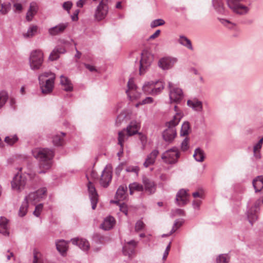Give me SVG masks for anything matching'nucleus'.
Instances as JSON below:
<instances>
[{
    "label": "nucleus",
    "instance_id": "45",
    "mask_svg": "<svg viewBox=\"0 0 263 263\" xmlns=\"http://www.w3.org/2000/svg\"><path fill=\"white\" fill-rule=\"evenodd\" d=\"M230 257L228 254H220L216 258L217 263H229Z\"/></svg>",
    "mask_w": 263,
    "mask_h": 263
},
{
    "label": "nucleus",
    "instance_id": "49",
    "mask_svg": "<svg viewBox=\"0 0 263 263\" xmlns=\"http://www.w3.org/2000/svg\"><path fill=\"white\" fill-rule=\"evenodd\" d=\"M145 224L141 220H138L135 227V230L136 232H139L143 230L145 228Z\"/></svg>",
    "mask_w": 263,
    "mask_h": 263
},
{
    "label": "nucleus",
    "instance_id": "13",
    "mask_svg": "<svg viewBox=\"0 0 263 263\" xmlns=\"http://www.w3.org/2000/svg\"><path fill=\"white\" fill-rule=\"evenodd\" d=\"M112 179V173L109 170L105 168L102 173L100 183L102 186L107 187Z\"/></svg>",
    "mask_w": 263,
    "mask_h": 263
},
{
    "label": "nucleus",
    "instance_id": "27",
    "mask_svg": "<svg viewBox=\"0 0 263 263\" xmlns=\"http://www.w3.org/2000/svg\"><path fill=\"white\" fill-rule=\"evenodd\" d=\"M115 223V218L112 216H108L104 219L101 224V227L105 230H109L113 227Z\"/></svg>",
    "mask_w": 263,
    "mask_h": 263
},
{
    "label": "nucleus",
    "instance_id": "5",
    "mask_svg": "<svg viewBox=\"0 0 263 263\" xmlns=\"http://www.w3.org/2000/svg\"><path fill=\"white\" fill-rule=\"evenodd\" d=\"M179 157L178 148L177 147H173L163 153L161 158L166 163L172 164L177 163Z\"/></svg>",
    "mask_w": 263,
    "mask_h": 263
},
{
    "label": "nucleus",
    "instance_id": "41",
    "mask_svg": "<svg viewBox=\"0 0 263 263\" xmlns=\"http://www.w3.org/2000/svg\"><path fill=\"white\" fill-rule=\"evenodd\" d=\"M153 81L147 82L143 86V91L146 94L152 95L153 91Z\"/></svg>",
    "mask_w": 263,
    "mask_h": 263
},
{
    "label": "nucleus",
    "instance_id": "35",
    "mask_svg": "<svg viewBox=\"0 0 263 263\" xmlns=\"http://www.w3.org/2000/svg\"><path fill=\"white\" fill-rule=\"evenodd\" d=\"M178 42L182 45L186 47L189 49L193 50V48L191 41L184 35H180L178 40Z\"/></svg>",
    "mask_w": 263,
    "mask_h": 263
},
{
    "label": "nucleus",
    "instance_id": "7",
    "mask_svg": "<svg viewBox=\"0 0 263 263\" xmlns=\"http://www.w3.org/2000/svg\"><path fill=\"white\" fill-rule=\"evenodd\" d=\"M26 181V177L18 173L15 175L11 181L12 188L14 190L21 191L24 189Z\"/></svg>",
    "mask_w": 263,
    "mask_h": 263
},
{
    "label": "nucleus",
    "instance_id": "57",
    "mask_svg": "<svg viewBox=\"0 0 263 263\" xmlns=\"http://www.w3.org/2000/svg\"><path fill=\"white\" fill-rule=\"evenodd\" d=\"M119 206L120 210L121 211V212H122L125 215L127 216L128 214V209L126 204H125V203H122L120 204Z\"/></svg>",
    "mask_w": 263,
    "mask_h": 263
},
{
    "label": "nucleus",
    "instance_id": "40",
    "mask_svg": "<svg viewBox=\"0 0 263 263\" xmlns=\"http://www.w3.org/2000/svg\"><path fill=\"white\" fill-rule=\"evenodd\" d=\"M126 132L128 136L136 134L138 132L137 125L135 123H130L126 127Z\"/></svg>",
    "mask_w": 263,
    "mask_h": 263
},
{
    "label": "nucleus",
    "instance_id": "44",
    "mask_svg": "<svg viewBox=\"0 0 263 263\" xmlns=\"http://www.w3.org/2000/svg\"><path fill=\"white\" fill-rule=\"evenodd\" d=\"M126 139L127 136L125 134L124 130L120 131L118 133V144L120 145V147H123V143Z\"/></svg>",
    "mask_w": 263,
    "mask_h": 263
},
{
    "label": "nucleus",
    "instance_id": "53",
    "mask_svg": "<svg viewBox=\"0 0 263 263\" xmlns=\"http://www.w3.org/2000/svg\"><path fill=\"white\" fill-rule=\"evenodd\" d=\"M125 170L127 172H133L138 175L139 168L137 166H129L126 167Z\"/></svg>",
    "mask_w": 263,
    "mask_h": 263
},
{
    "label": "nucleus",
    "instance_id": "61",
    "mask_svg": "<svg viewBox=\"0 0 263 263\" xmlns=\"http://www.w3.org/2000/svg\"><path fill=\"white\" fill-rule=\"evenodd\" d=\"M160 33V30H157L154 33H153L149 36V39L150 40H153V39L156 38L157 37H158Z\"/></svg>",
    "mask_w": 263,
    "mask_h": 263
},
{
    "label": "nucleus",
    "instance_id": "48",
    "mask_svg": "<svg viewBox=\"0 0 263 263\" xmlns=\"http://www.w3.org/2000/svg\"><path fill=\"white\" fill-rule=\"evenodd\" d=\"M135 248L129 246H124L123 247V252L125 255L130 256L134 253Z\"/></svg>",
    "mask_w": 263,
    "mask_h": 263
},
{
    "label": "nucleus",
    "instance_id": "24",
    "mask_svg": "<svg viewBox=\"0 0 263 263\" xmlns=\"http://www.w3.org/2000/svg\"><path fill=\"white\" fill-rule=\"evenodd\" d=\"M37 10L38 7L36 4L35 3H31L26 14V18L27 21L28 22L32 21L33 16L37 13Z\"/></svg>",
    "mask_w": 263,
    "mask_h": 263
},
{
    "label": "nucleus",
    "instance_id": "58",
    "mask_svg": "<svg viewBox=\"0 0 263 263\" xmlns=\"http://www.w3.org/2000/svg\"><path fill=\"white\" fill-rule=\"evenodd\" d=\"M181 147L182 151H185L188 148V139L187 138H185L183 141L182 142L181 144Z\"/></svg>",
    "mask_w": 263,
    "mask_h": 263
},
{
    "label": "nucleus",
    "instance_id": "52",
    "mask_svg": "<svg viewBox=\"0 0 263 263\" xmlns=\"http://www.w3.org/2000/svg\"><path fill=\"white\" fill-rule=\"evenodd\" d=\"M139 139L142 144V149H144L147 143V138L145 135L142 134V133H139Z\"/></svg>",
    "mask_w": 263,
    "mask_h": 263
},
{
    "label": "nucleus",
    "instance_id": "8",
    "mask_svg": "<svg viewBox=\"0 0 263 263\" xmlns=\"http://www.w3.org/2000/svg\"><path fill=\"white\" fill-rule=\"evenodd\" d=\"M177 59L174 57H165L160 59L158 62V66L163 70L172 68L177 62Z\"/></svg>",
    "mask_w": 263,
    "mask_h": 263
},
{
    "label": "nucleus",
    "instance_id": "43",
    "mask_svg": "<svg viewBox=\"0 0 263 263\" xmlns=\"http://www.w3.org/2000/svg\"><path fill=\"white\" fill-rule=\"evenodd\" d=\"M190 128V123L189 122H184L181 126L180 130V135L181 136H185L189 134V132Z\"/></svg>",
    "mask_w": 263,
    "mask_h": 263
},
{
    "label": "nucleus",
    "instance_id": "59",
    "mask_svg": "<svg viewBox=\"0 0 263 263\" xmlns=\"http://www.w3.org/2000/svg\"><path fill=\"white\" fill-rule=\"evenodd\" d=\"M79 13V9H77L74 11L73 14L71 15V18L72 21H77L78 20V14Z\"/></svg>",
    "mask_w": 263,
    "mask_h": 263
},
{
    "label": "nucleus",
    "instance_id": "12",
    "mask_svg": "<svg viewBox=\"0 0 263 263\" xmlns=\"http://www.w3.org/2000/svg\"><path fill=\"white\" fill-rule=\"evenodd\" d=\"M55 80L50 78L46 81L39 82L42 92L44 94H48L50 93L53 88Z\"/></svg>",
    "mask_w": 263,
    "mask_h": 263
},
{
    "label": "nucleus",
    "instance_id": "42",
    "mask_svg": "<svg viewBox=\"0 0 263 263\" xmlns=\"http://www.w3.org/2000/svg\"><path fill=\"white\" fill-rule=\"evenodd\" d=\"M8 99V94L7 91L2 90L0 91V108L4 106Z\"/></svg>",
    "mask_w": 263,
    "mask_h": 263
},
{
    "label": "nucleus",
    "instance_id": "51",
    "mask_svg": "<svg viewBox=\"0 0 263 263\" xmlns=\"http://www.w3.org/2000/svg\"><path fill=\"white\" fill-rule=\"evenodd\" d=\"M182 225V222L179 221H176L174 224V226L170 232V234L168 235H163L162 236H168L173 233H174Z\"/></svg>",
    "mask_w": 263,
    "mask_h": 263
},
{
    "label": "nucleus",
    "instance_id": "1",
    "mask_svg": "<svg viewBox=\"0 0 263 263\" xmlns=\"http://www.w3.org/2000/svg\"><path fill=\"white\" fill-rule=\"evenodd\" d=\"M33 157L39 161L41 168L45 170L49 169L52 164V160L54 157V152L48 148H35L32 149Z\"/></svg>",
    "mask_w": 263,
    "mask_h": 263
},
{
    "label": "nucleus",
    "instance_id": "29",
    "mask_svg": "<svg viewBox=\"0 0 263 263\" xmlns=\"http://www.w3.org/2000/svg\"><path fill=\"white\" fill-rule=\"evenodd\" d=\"M60 79V83L63 86H64V89L66 91H72L73 87L70 81L63 75L61 76Z\"/></svg>",
    "mask_w": 263,
    "mask_h": 263
},
{
    "label": "nucleus",
    "instance_id": "36",
    "mask_svg": "<svg viewBox=\"0 0 263 263\" xmlns=\"http://www.w3.org/2000/svg\"><path fill=\"white\" fill-rule=\"evenodd\" d=\"M28 206V203L27 201V197H25L24 200L22 202V204L20 208L18 215L21 217L24 216L27 212Z\"/></svg>",
    "mask_w": 263,
    "mask_h": 263
},
{
    "label": "nucleus",
    "instance_id": "54",
    "mask_svg": "<svg viewBox=\"0 0 263 263\" xmlns=\"http://www.w3.org/2000/svg\"><path fill=\"white\" fill-rule=\"evenodd\" d=\"M153 102V99L152 97H146L145 99H143L141 102H140L139 103L136 105V107H138L139 105H144L146 104L151 103Z\"/></svg>",
    "mask_w": 263,
    "mask_h": 263
},
{
    "label": "nucleus",
    "instance_id": "47",
    "mask_svg": "<svg viewBox=\"0 0 263 263\" xmlns=\"http://www.w3.org/2000/svg\"><path fill=\"white\" fill-rule=\"evenodd\" d=\"M10 9V4L9 3L1 4L0 3V12L5 14Z\"/></svg>",
    "mask_w": 263,
    "mask_h": 263
},
{
    "label": "nucleus",
    "instance_id": "50",
    "mask_svg": "<svg viewBox=\"0 0 263 263\" xmlns=\"http://www.w3.org/2000/svg\"><path fill=\"white\" fill-rule=\"evenodd\" d=\"M164 24H165V22L163 20L159 18V19L155 20L153 21H152L151 23V27L152 28H155L159 26L163 25Z\"/></svg>",
    "mask_w": 263,
    "mask_h": 263
},
{
    "label": "nucleus",
    "instance_id": "3",
    "mask_svg": "<svg viewBox=\"0 0 263 263\" xmlns=\"http://www.w3.org/2000/svg\"><path fill=\"white\" fill-rule=\"evenodd\" d=\"M44 61V54L42 50L37 49L33 50L29 57V62L32 70L40 69Z\"/></svg>",
    "mask_w": 263,
    "mask_h": 263
},
{
    "label": "nucleus",
    "instance_id": "28",
    "mask_svg": "<svg viewBox=\"0 0 263 263\" xmlns=\"http://www.w3.org/2000/svg\"><path fill=\"white\" fill-rule=\"evenodd\" d=\"M253 186L255 192H260L263 189V176H258L253 180Z\"/></svg>",
    "mask_w": 263,
    "mask_h": 263
},
{
    "label": "nucleus",
    "instance_id": "26",
    "mask_svg": "<svg viewBox=\"0 0 263 263\" xmlns=\"http://www.w3.org/2000/svg\"><path fill=\"white\" fill-rule=\"evenodd\" d=\"M128 90L126 91V93H127L128 97L129 98L130 100L133 98H137L138 96H135V91H136V87L135 85L134 84V81L133 79H130L129 80L127 84Z\"/></svg>",
    "mask_w": 263,
    "mask_h": 263
},
{
    "label": "nucleus",
    "instance_id": "30",
    "mask_svg": "<svg viewBox=\"0 0 263 263\" xmlns=\"http://www.w3.org/2000/svg\"><path fill=\"white\" fill-rule=\"evenodd\" d=\"M163 89L164 84L162 82H153L152 95H157L159 94Z\"/></svg>",
    "mask_w": 263,
    "mask_h": 263
},
{
    "label": "nucleus",
    "instance_id": "63",
    "mask_svg": "<svg viewBox=\"0 0 263 263\" xmlns=\"http://www.w3.org/2000/svg\"><path fill=\"white\" fill-rule=\"evenodd\" d=\"M201 201L199 200H195L193 202V206L194 209H198L201 204Z\"/></svg>",
    "mask_w": 263,
    "mask_h": 263
},
{
    "label": "nucleus",
    "instance_id": "37",
    "mask_svg": "<svg viewBox=\"0 0 263 263\" xmlns=\"http://www.w3.org/2000/svg\"><path fill=\"white\" fill-rule=\"evenodd\" d=\"M129 193L130 195H133L134 191H142L143 190V185L134 182L133 183H130L129 185Z\"/></svg>",
    "mask_w": 263,
    "mask_h": 263
},
{
    "label": "nucleus",
    "instance_id": "32",
    "mask_svg": "<svg viewBox=\"0 0 263 263\" xmlns=\"http://www.w3.org/2000/svg\"><path fill=\"white\" fill-rule=\"evenodd\" d=\"M50 78L52 79V80H55V74L50 71L43 72L39 74L38 77L39 82L46 81V80Z\"/></svg>",
    "mask_w": 263,
    "mask_h": 263
},
{
    "label": "nucleus",
    "instance_id": "17",
    "mask_svg": "<svg viewBox=\"0 0 263 263\" xmlns=\"http://www.w3.org/2000/svg\"><path fill=\"white\" fill-rule=\"evenodd\" d=\"M176 201L179 206H183L187 203L188 195L185 190L181 189L177 193Z\"/></svg>",
    "mask_w": 263,
    "mask_h": 263
},
{
    "label": "nucleus",
    "instance_id": "25",
    "mask_svg": "<svg viewBox=\"0 0 263 263\" xmlns=\"http://www.w3.org/2000/svg\"><path fill=\"white\" fill-rule=\"evenodd\" d=\"M65 136V133L60 132L54 135L52 137V141L55 146H62L64 143V137Z\"/></svg>",
    "mask_w": 263,
    "mask_h": 263
},
{
    "label": "nucleus",
    "instance_id": "33",
    "mask_svg": "<svg viewBox=\"0 0 263 263\" xmlns=\"http://www.w3.org/2000/svg\"><path fill=\"white\" fill-rule=\"evenodd\" d=\"M56 247L60 253H65L68 248L67 242L63 239L59 240L56 242Z\"/></svg>",
    "mask_w": 263,
    "mask_h": 263
},
{
    "label": "nucleus",
    "instance_id": "11",
    "mask_svg": "<svg viewBox=\"0 0 263 263\" xmlns=\"http://www.w3.org/2000/svg\"><path fill=\"white\" fill-rule=\"evenodd\" d=\"M68 23L59 24L55 26L50 28L48 29V33L51 36H55L63 33L68 26Z\"/></svg>",
    "mask_w": 263,
    "mask_h": 263
},
{
    "label": "nucleus",
    "instance_id": "23",
    "mask_svg": "<svg viewBox=\"0 0 263 263\" xmlns=\"http://www.w3.org/2000/svg\"><path fill=\"white\" fill-rule=\"evenodd\" d=\"M159 154V151L157 149L153 151L147 157L145 162L143 163V165L145 167H148L149 165L153 164L155 162L156 157Z\"/></svg>",
    "mask_w": 263,
    "mask_h": 263
},
{
    "label": "nucleus",
    "instance_id": "10",
    "mask_svg": "<svg viewBox=\"0 0 263 263\" xmlns=\"http://www.w3.org/2000/svg\"><path fill=\"white\" fill-rule=\"evenodd\" d=\"M47 192V190L45 187L41 188L37 191L30 193L27 197V201L32 202L35 204L37 202L39 201L41 199L43 198Z\"/></svg>",
    "mask_w": 263,
    "mask_h": 263
},
{
    "label": "nucleus",
    "instance_id": "15",
    "mask_svg": "<svg viewBox=\"0 0 263 263\" xmlns=\"http://www.w3.org/2000/svg\"><path fill=\"white\" fill-rule=\"evenodd\" d=\"M143 183L144 184L145 191L149 194H153L155 193L157 185L154 181L146 177H144L143 178Z\"/></svg>",
    "mask_w": 263,
    "mask_h": 263
},
{
    "label": "nucleus",
    "instance_id": "64",
    "mask_svg": "<svg viewBox=\"0 0 263 263\" xmlns=\"http://www.w3.org/2000/svg\"><path fill=\"white\" fill-rule=\"evenodd\" d=\"M87 0H79L77 2V6L80 8L83 7Z\"/></svg>",
    "mask_w": 263,
    "mask_h": 263
},
{
    "label": "nucleus",
    "instance_id": "9",
    "mask_svg": "<svg viewBox=\"0 0 263 263\" xmlns=\"http://www.w3.org/2000/svg\"><path fill=\"white\" fill-rule=\"evenodd\" d=\"M87 187L92 209L95 210L98 201V195L94 185L90 181L88 182Z\"/></svg>",
    "mask_w": 263,
    "mask_h": 263
},
{
    "label": "nucleus",
    "instance_id": "21",
    "mask_svg": "<svg viewBox=\"0 0 263 263\" xmlns=\"http://www.w3.org/2000/svg\"><path fill=\"white\" fill-rule=\"evenodd\" d=\"M0 233L5 236H8L9 234V221L4 217H0Z\"/></svg>",
    "mask_w": 263,
    "mask_h": 263
},
{
    "label": "nucleus",
    "instance_id": "39",
    "mask_svg": "<svg viewBox=\"0 0 263 263\" xmlns=\"http://www.w3.org/2000/svg\"><path fill=\"white\" fill-rule=\"evenodd\" d=\"M33 256L32 263H43L42 255L37 250L35 249L33 250Z\"/></svg>",
    "mask_w": 263,
    "mask_h": 263
},
{
    "label": "nucleus",
    "instance_id": "6",
    "mask_svg": "<svg viewBox=\"0 0 263 263\" xmlns=\"http://www.w3.org/2000/svg\"><path fill=\"white\" fill-rule=\"evenodd\" d=\"M108 0H102L99 3L95 13L97 20L101 21L106 16L108 12Z\"/></svg>",
    "mask_w": 263,
    "mask_h": 263
},
{
    "label": "nucleus",
    "instance_id": "18",
    "mask_svg": "<svg viewBox=\"0 0 263 263\" xmlns=\"http://www.w3.org/2000/svg\"><path fill=\"white\" fill-rule=\"evenodd\" d=\"M127 187L125 185H121L118 187L116 194V198L118 201H114V202L119 204V201L125 200L127 197Z\"/></svg>",
    "mask_w": 263,
    "mask_h": 263
},
{
    "label": "nucleus",
    "instance_id": "38",
    "mask_svg": "<svg viewBox=\"0 0 263 263\" xmlns=\"http://www.w3.org/2000/svg\"><path fill=\"white\" fill-rule=\"evenodd\" d=\"M213 6L215 10L220 13L224 12L223 4L220 0H213Z\"/></svg>",
    "mask_w": 263,
    "mask_h": 263
},
{
    "label": "nucleus",
    "instance_id": "31",
    "mask_svg": "<svg viewBox=\"0 0 263 263\" xmlns=\"http://www.w3.org/2000/svg\"><path fill=\"white\" fill-rule=\"evenodd\" d=\"M193 157L198 162H203L205 158L204 151L200 148H197L195 149Z\"/></svg>",
    "mask_w": 263,
    "mask_h": 263
},
{
    "label": "nucleus",
    "instance_id": "2",
    "mask_svg": "<svg viewBox=\"0 0 263 263\" xmlns=\"http://www.w3.org/2000/svg\"><path fill=\"white\" fill-rule=\"evenodd\" d=\"M182 118V115L181 113H177L172 120L166 123L167 128L162 134V137L165 141L171 143L174 140L177 135L175 127L179 124Z\"/></svg>",
    "mask_w": 263,
    "mask_h": 263
},
{
    "label": "nucleus",
    "instance_id": "60",
    "mask_svg": "<svg viewBox=\"0 0 263 263\" xmlns=\"http://www.w3.org/2000/svg\"><path fill=\"white\" fill-rule=\"evenodd\" d=\"M171 248V242L169 243V244L166 247L165 252H164L163 256V259H165L168 254V252L170 250Z\"/></svg>",
    "mask_w": 263,
    "mask_h": 263
},
{
    "label": "nucleus",
    "instance_id": "16",
    "mask_svg": "<svg viewBox=\"0 0 263 263\" xmlns=\"http://www.w3.org/2000/svg\"><path fill=\"white\" fill-rule=\"evenodd\" d=\"M260 203V201L256 202L254 205L252 206L247 212V217L250 223L252 225L257 219V212Z\"/></svg>",
    "mask_w": 263,
    "mask_h": 263
},
{
    "label": "nucleus",
    "instance_id": "56",
    "mask_svg": "<svg viewBox=\"0 0 263 263\" xmlns=\"http://www.w3.org/2000/svg\"><path fill=\"white\" fill-rule=\"evenodd\" d=\"M43 205L42 204H39L38 205H37L36 206H35V210L33 212V214L34 215L36 216V217H39L40 215V212L42 210V209H43Z\"/></svg>",
    "mask_w": 263,
    "mask_h": 263
},
{
    "label": "nucleus",
    "instance_id": "46",
    "mask_svg": "<svg viewBox=\"0 0 263 263\" xmlns=\"http://www.w3.org/2000/svg\"><path fill=\"white\" fill-rule=\"evenodd\" d=\"M18 140V138L16 135L7 136L5 138V141L10 145H13Z\"/></svg>",
    "mask_w": 263,
    "mask_h": 263
},
{
    "label": "nucleus",
    "instance_id": "34",
    "mask_svg": "<svg viewBox=\"0 0 263 263\" xmlns=\"http://www.w3.org/2000/svg\"><path fill=\"white\" fill-rule=\"evenodd\" d=\"M38 27L36 25H31L28 28L27 32L23 34L26 38H30L34 36L37 32Z\"/></svg>",
    "mask_w": 263,
    "mask_h": 263
},
{
    "label": "nucleus",
    "instance_id": "14",
    "mask_svg": "<svg viewBox=\"0 0 263 263\" xmlns=\"http://www.w3.org/2000/svg\"><path fill=\"white\" fill-rule=\"evenodd\" d=\"M151 63L152 60L147 55L142 53L139 67V73L140 75L144 73L145 70L151 65Z\"/></svg>",
    "mask_w": 263,
    "mask_h": 263
},
{
    "label": "nucleus",
    "instance_id": "62",
    "mask_svg": "<svg viewBox=\"0 0 263 263\" xmlns=\"http://www.w3.org/2000/svg\"><path fill=\"white\" fill-rule=\"evenodd\" d=\"M138 242L134 240H132L127 242L125 246H129L131 247H136Z\"/></svg>",
    "mask_w": 263,
    "mask_h": 263
},
{
    "label": "nucleus",
    "instance_id": "4",
    "mask_svg": "<svg viewBox=\"0 0 263 263\" xmlns=\"http://www.w3.org/2000/svg\"><path fill=\"white\" fill-rule=\"evenodd\" d=\"M168 88L169 90V99L170 102L179 103L183 98L182 90L176 86L172 82H168Z\"/></svg>",
    "mask_w": 263,
    "mask_h": 263
},
{
    "label": "nucleus",
    "instance_id": "19",
    "mask_svg": "<svg viewBox=\"0 0 263 263\" xmlns=\"http://www.w3.org/2000/svg\"><path fill=\"white\" fill-rule=\"evenodd\" d=\"M71 241L72 244L78 246L83 251H87L90 248L89 242L85 239L74 238L71 239Z\"/></svg>",
    "mask_w": 263,
    "mask_h": 263
},
{
    "label": "nucleus",
    "instance_id": "55",
    "mask_svg": "<svg viewBox=\"0 0 263 263\" xmlns=\"http://www.w3.org/2000/svg\"><path fill=\"white\" fill-rule=\"evenodd\" d=\"M72 6V3L70 1H67L63 3V8L69 13L70 10Z\"/></svg>",
    "mask_w": 263,
    "mask_h": 263
},
{
    "label": "nucleus",
    "instance_id": "22",
    "mask_svg": "<svg viewBox=\"0 0 263 263\" xmlns=\"http://www.w3.org/2000/svg\"><path fill=\"white\" fill-rule=\"evenodd\" d=\"M66 52L65 49L62 46L56 47L51 52L49 57V60L53 61L57 60L60 57V54L64 53Z\"/></svg>",
    "mask_w": 263,
    "mask_h": 263
},
{
    "label": "nucleus",
    "instance_id": "20",
    "mask_svg": "<svg viewBox=\"0 0 263 263\" xmlns=\"http://www.w3.org/2000/svg\"><path fill=\"white\" fill-rule=\"evenodd\" d=\"M187 105L196 111L201 112L203 110L202 102L196 98L189 100Z\"/></svg>",
    "mask_w": 263,
    "mask_h": 263
}]
</instances>
